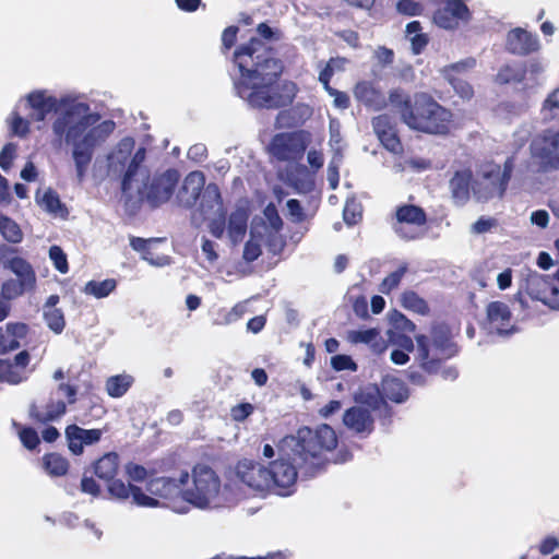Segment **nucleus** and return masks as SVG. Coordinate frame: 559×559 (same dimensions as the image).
<instances>
[{
  "instance_id": "1",
  "label": "nucleus",
  "mask_w": 559,
  "mask_h": 559,
  "mask_svg": "<svg viewBox=\"0 0 559 559\" xmlns=\"http://www.w3.org/2000/svg\"><path fill=\"white\" fill-rule=\"evenodd\" d=\"M100 116L91 111L87 103H72L53 120L51 144L56 148L72 145V157L76 176L82 181L93 159L95 146L105 141L115 129V122L104 120L97 123Z\"/></svg>"
},
{
  "instance_id": "2",
  "label": "nucleus",
  "mask_w": 559,
  "mask_h": 559,
  "mask_svg": "<svg viewBox=\"0 0 559 559\" xmlns=\"http://www.w3.org/2000/svg\"><path fill=\"white\" fill-rule=\"evenodd\" d=\"M391 110L411 130L447 136L455 129L454 112L441 105L428 92H415L411 95L402 87L389 91Z\"/></svg>"
},
{
  "instance_id": "3",
  "label": "nucleus",
  "mask_w": 559,
  "mask_h": 559,
  "mask_svg": "<svg viewBox=\"0 0 559 559\" xmlns=\"http://www.w3.org/2000/svg\"><path fill=\"white\" fill-rule=\"evenodd\" d=\"M416 361L428 374L441 373L444 380H455L459 371L455 367H445L443 364L457 356L460 346L454 341L452 330L445 322H433L428 334H417Z\"/></svg>"
},
{
  "instance_id": "4",
  "label": "nucleus",
  "mask_w": 559,
  "mask_h": 559,
  "mask_svg": "<svg viewBox=\"0 0 559 559\" xmlns=\"http://www.w3.org/2000/svg\"><path fill=\"white\" fill-rule=\"evenodd\" d=\"M234 61L240 79L278 81L283 72L281 60L274 58L265 44L255 37L236 49Z\"/></svg>"
},
{
  "instance_id": "5",
  "label": "nucleus",
  "mask_w": 559,
  "mask_h": 559,
  "mask_svg": "<svg viewBox=\"0 0 559 559\" xmlns=\"http://www.w3.org/2000/svg\"><path fill=\"white\" fill-rule=\"evenodd\" d=\"M120 467L119 455L116 452L105 453L97 459L93 465L94 475L107 484L110 496L118 500H127L132 497L133 503L139 507L156 508L157 501L145 495L142 489L132 484H126L121 479H117Z\"/></svg>"
},
{
  "instance_id": "6",
  "label": "nucleus",
  "mask_w": 559,
  "mask_h": 559,
  "mask_svg": "<svg viewBox=\"0 0 559 559\" xmlns=\"http://www.w3.org/2000/svg\"><path fill=\"white\" fill-rule=\"evenodd\" d=\"M237 94L248 104L259 109H278L288 106L293 97L277 91V81L238 79L235 82Z\"/></svg>"
},
{
  "instance_id": "7",
  "label": "nucleus",
  "mask_w": 559,
  "mask_h": 559,
  "mask_svg": "<svg viewBox=\"0 0 559 559\" xmlns=\"http://www.w3.org/2000/svg\"><path fill=\"white\" fill-rule=\"evenodd\" d=\"M514 169V157H508L503 166L489 165L474 181L473 195L478 202H487L495 198L502 199L508 190Z\"/></svg>"
},
{
  "instance_id": "8",
  "label": "nucleus",
  "mask_w": 559,
  "mask_h": 559,
  "mask_svg": "<svg viewBox=\"0 0 559 559\" xmlns=\"http://www.w3.org/2000/svg\"><path fill=\"white\" fill-rule=\"evenodd\" d=\"M58 392L67 397V402L51 393L47 399L34 401L28 407V418L35 425L44 426L58 421L66 413L67 405L76 402V388L69 383H60Z\"/></svg>"
},
{
  "instance_id": "9",
  "label": "nucleus",
  "mask_w": 559,
  "mask_h": 559,
  "mask_svg": "<svg viewBox=\"0 0 559 559\" xmlns=\"http://www.w3.org/2000/svg\"><path fill=\"white\" fill-rule=\"evenodd\" d=\"M530 148L539 173L559 171V130H544L533 139Z\"/></svg>"
},
{
  "instance_id": "10",
  "label": "nucleus",
  "mask_w": 559,
  "mask_h": 559,
  "mask_svg": "<svg viewBox=\"0 0 559 559\" xmlns=\"http://www.w3.org/2000/svg\"><path fill=\"white\" fill-rule=\"evenodd\" d=\"M193 486L185 491V498L192 504L204 508L214 499L221 488L216 473L205 464H197L192 469Z\"/></svg>"
},
{
  "instance_id": "11",
  "label": "nucleus",
  "mask_w": 559,
  "mask_h": 559,
  "mask_svg": "<svg viewBox=\"0 0 559 559\" xmlns=\"http://www.w3.org/2000/svg\"><path fill=\"white\" fill-rule=\"evenodd\" d=\"M179 179L180 174L175 168L147 177L146 182L139 190L140 199L146 201L151 207H158L170 200Z\"/></svg>"
},
{
  "instance_id": "12",
  "label": "nucleus",
  "mask_w": 559,
  "mask_h": 559,
  "mask_svg": "<svg viewBox=\"0 0 559 559\" xmlns=\"http://www.w3.org/2000/svg\"><path fill=\"white\" fill-rule=\"evenodd\" d=\"M523 288L531 299L542 301L552 310H559V269L552 277L530 272Z\"/></svg>"
},
{
  "instance_id": "13",
  "label": "nucleus",
  "mask_w": 559,
  "mask_h": 559,
  "mask_svg": "<svg viewBox=\"0 0 559 559\" xmlns=\"http://www.w3.org/2000/svg\"><path fill=\"white\" fill-rule=\"evenodd\" d=\"M280 452L293 461L299 460L304 463L322 454L313 430L308 427L300 428L296 436L284 437L280 444Z\"/></svg>"
},
{
  "instance_id": "14",
  "label": "nucleus",
  "mask_w": 559,
  "mask_h": 559,
  "mask_svg": "<svg viewBox=\"0 0 559 559\" xmlns=\"http://www.w3.org/2000/svg\"><path fill=\"white\" fill-rule=\"evenodd\" d=\"M293 460L282 453L281 457L267 466V491L278 496H289L296 486L298 472Z\"/></svg>"
},
{
  "instance_id": "15",
  "label": "nucleus",
  "mask_w": 559,
  "mask_h": 559,
  "mask_svg": "<svg viewBox=\"0 0 559 559\" xmlns=\"http://www.w3.org/2000/svg\"><path fill=\"white\" fill-rule=\"evenodd\" d=\"M472 13L463 0H442L433 12V23L443 29L453 31L461 23H468Z\"/></svg>"
},
{
  "instance_id": "16",
  "label": "nucleus",
  "mask_w": 559,
  "mask_h": 559,
  "mask_svg": "<svg viewBox=\"0 0 559 559\" xmlns=\"http://www.w3.org/2000/svg\"><path fill=\"white\" fill-rule=\"evenodd\" d=\"M306 147L302 136L297 132L277 133L270 143L271 154L280 162L302 158Z\"/></svg>"
},
{
  "instance_id": "17",
  "label": "nucleus",
  "mask_w": 559,
  "mask_h": 559,
  "mask_svg": "<svg viewBox=\"0 0 559 559\" xmlns=\"http://www.w3.org/2000/svg\"><path fill=\"white\" fill-rule=\"evenodd\" d=\"M372 129L383 145V147L393 153H403V144L399 135L397 123L388 114H381L371 119Z\"/></svg>"
},
{
  "instance_id": "18",
  "label": "nucleus",
  "mask_w": 559,
  "mask_h": 559,
  "mask_svg": "<svg viewBox=\"0 0 559 559\" xmlns=\"http://www.w3.org/2000/svg\"><path fill=\"white\" fill-rule=\"evenodd\" d=\"M426 223L427 214L423 207L414 204H402L395 210L392 227L399 236L406 240H412L415 239V235L406 233L404 225L420 227Z\"/></svg>"
},
{
  "instance_id": "19",
  "label": "nucleus",
  "mask_w": 559,
  "mask_h": 559,
  "mask_svg": "<svg viewBox=\"0 0 559 559\" xmlns=\"http://www.w3.org/2000/svg\"><path fill=\"white\" fill-rule=\"evenodd\" d=\"M236 475L245 485L257 491H267V467L253 460L243 459L236 465Z\"/></svg>"
},
{
  "instance_id": "20",
  "label": "nucleus",
  "mask_w": 559,
  "mask_h": 559,
  "mask_svg": "<svg viewBox=\"0 0 559 559\" xmlns=\"http://www.w3.org/2000/svg\"><path fill=\"white\" fill-rule=\"evenodd\" d=\"M106 429H84L75 424L68 425L64 436L69 451L73 455H81L85 445H93L100 441Z\"/></svg>"
},
{
  "instance_id": "21",
  "label": "nucleus",
  "mask_w": 559,
  "mask_h": 559,
  "mask_svg": "<svg viewBox=\"0 0 559 559\" xmlns=\"http://www.w3.org/2000/svg\"><path fill=\"white\" fill-rule=\"evenodd\" d=\"M29 361L31 356L27 350L17 353L13 359H0V382L16 385L25 381Z\"/></svg>"
},
{
  "instance_id": "22",
  "label": "nucleus",
  "mask_w": 559,
  "mask_h": 559,
  "mask_svg": "<svg viewBox=\"0 0 559 559\" xmlns=\"http://www.w3.org/2000/svg\"><path fill=\"white\" fill-rule=\"evenodd\" d=\"M539 48L537 36L522 27L512 28L507 35L506 49L511 55L526 57Z\"/></svg>"
},
{
  "instance_id": "23",
  "label": "nucleus",
  "mask_w": 559,
  "mask_h": 559,
  "mask_svg": "<svg viewBox=\"0 0 559 559\" xmlns=\"http://www.w3.org/2000/svg\"><path fill=\"white\" fill-rule=\"evenodd\" d=\"M17 278H9L1 285L0 295L12 301L25 293L33 292L36 287V274L33 267L13 272Z\"/></svg>"
},
{
  "instance_id": "24",
  "label": "nucleus",
  "mask_w": 559,
  "mask_h": 559,
  "mask_svg": "<svg viewBox=\"0 0 559 559\" xmlns=\"http://www.w3.org/2000/svg\"><path fill=\"white\" fill-rule=\"evenodd\" d=\"M486 319L490 328L498 334L507 335L516 330L512 320V312L503 301H490L486 307Z\"/></svg>"
},
{
  "instance_id": "25",
  "label": "nucleus",
  "mask_w": 559,
  "mask_h": 559,
  "mask_svg": "<svg viewBox=\"0 0 559 559\" xmlns=\"http://www.w3.org/2000/svg\"><path fill=\"white\" fill-rule=\"evenodd\" d=\"M26 103L28 108L32 110L28 114L29 120L34 122L44 121L49 114L56 112L59 107V100L57 97L48 95L44 90L31 92L26 96Z\"/></svg>"
},
{
  "instance_id": "26",
  "label": "nucleus",
  "mask_w": 559,
  "mask_h": 559,
  "mask_svg": "<svg viewBox=\"0 0 559 559\" xmlns=\"http://www.w3.org/2000/svg\"><path fill=\"white\" fill-rule=\"evenodd\" d=\"M353 93L356 100L368 109L380 111L390 106L389 95L385 96L372 82H358L354 86Z\"/></svg>"
},
{
  "instance_id": "27",
  "label": "nucleus",
  "mask_w": 559,
  "mask_h": 559,
  "mask_svg": "<svg viewBox=\"0 0 559 559\" xmlns=\"http://www.w3.org/2000/svg\"><path fill=\"white\" fill-rule=\"evenodd\" d=\"M474 181L471 168L454 171L449 180V190L454 204L463 206L469 201Z\"/></svg>"
},
{
  "instance_id": "28",
  "label": "nucleus",
  "mask_w": 559,
  "mask_h": 559,
  "mask_svg": "<svg viewBox=\"0 0 559 559\" xmlns=\"http://www.w3.org/2000/svg\"><path fill=\"white\" fill-rule=\"evenodd\" d=\"M344 425L361 437L369 436L374 429V419L369 408L352 406L343 415Z\"/></svg>"
},
{
  "instance_id": "29",
  "label": "nucleus",
  "mask_w": 559,
  "mask_h": 559,
  "mask_svg": "<svg viewBox=\"0 0 559 559\" xmlns=\"http://www.w3.org/2000/svg\"><path fill=\"white\" fill-rule=\"evenodd\" d=\"M189 474L183 472L180 475L179 483L170 477H155L147 481L146 490L151 495V498H154L157 501L156 497L163 499H169L175 497L180 491V485H185L188 481Z\"/></svg>"
},
{
  "instance_id": "30",
  "label": "nucleus",
  "mask_w": 559,
  "mask_h": 559,
  "mask_svg": "<svg viewBox=\"0 0 559 559\" xmlns=\"http://www.w3.org/2000/svg\"><path fill=\"white\" fill-rule=\"evenodd\" d=\"M204 185L205 176L202 171L189 173L178 192L179 202L187 209L193 207L200 199L202 190L205 188Z\"/></svg>"
},
{
  "instance_id": "31",
  "label": "nucleus",
  "mask_w": 559,
  "mask_h": 559,
  "mask_svg": "<svg viewBox=\"0 0 559 559\" xmlns=\"http://www.w3.org/2000/svg\"><path fill=\"white\" fill-rule=\"evenodd\" d=\"M28 333V325L23 322H10L5 330L0 329V354L15 350L20 347V341Z\"/></svg>"
},
{
  "instance_id": "32",
  "label": "nucleus",
  "mask_w": 559,
  "mask_h": 559,
  "mask_svg": "<svg viewBox=\"0 0 559 559\" xmlns=\"http://www.w3.org/2000/svg\"><path fill=\"white\" fill-rule=\"evenodd\" d=\"M347 341L352 344H366L374 354H381L386 348L385 341L376 328L349 331L347 333Z\"/></svg>"
},
{
  "instance_id": "33",
  "label": "nucleus",
  "mask_w": 559,
  "mask_h": 559,
  "mask_svg": "<svg viewBox=\"0 0 559 559\" xmlns=\"http://www.w3.org/2000/svg\"><path fill=\"white\" fill-rule=\"evenodd\" d=\"M249 210L245 206L236 207L228 217L227 231L230 240L238 243L243 240L249 219Z\"/></svg>"
},
{
  "instance_id": "34",
  "label": "nucleus",
  "mask_w": 559,
  "mask_h": 559,
  "mask_svg": "<svg viewBox=\"0 0 559 559\" xmlns=\"http://www.w3.org/2000/svg\"><path fill=\"white\" fill-rule=\"evenodd\" d=\"M200 212L202 215H209L217 207L221 212L223 210V199L219 188L216 183H209L200 195Z\"/></svg>"
},
{
  "instance_id": "35",
  "label": "nucleus",
  "mask_w": 559,
  "mask_h": 559,
  "mask_svg": "<svg viewBox=\"0 0 559 559\" xmlns=\"http://www.w3.org/2000/svg\"><path fill=\"white\" fill-rule=\"evenodd\" d=\"M381 386L385 402L403 403L408 399V389L400 379L386 378L382 381Z\"/></svg>"
},
{
  "instance_id": "36",
  "label": "nucleus",
  "mask_w": 559,
  "mask_h": 559,
  "mask_svg": "<svg viewBox=\"0 0 559 559\" xmlns=\"http://www.w3.org/2000/svg\"><path fill=\"white\" fill-rule=\"evenodd\" d=\"M43 468L51 477H62L69 472L70 463L67 457L57 452L44 454Z\"/></svg>"
},
{
  "instance_id": "37",
  "label": "nucleus",
  "mask_w": 559,
  "mask_h": 559,
  "mask_svg": "<svg viewBox=\"0 0 559 559\" xmlns=\"http://www.w3.org/2000/svg\"><path fill=\"white\" fill-rule=\"evenodd\" d=\"M527 74L526 63L504 64L496 74V82L500 85L522 83Z\"/></svg>"
},
{
  "instance_id": "38",
  "label": "nucleus",
  "mask_w": 559,
  "mask_h": 559,
  "mask_svg": "<svg viewBox=\"0 0 559 559\" xmlns=\"http://www.w3.org/2000/svg\"><path fill=\"white\" fill-rule=\"evenodd\" d=\"M0 262L4 269L11 272H21L33 267L24 258L16 255V249L7 245L0 246Z\"/></svg>"
},
{
  "instance_id": "39",
  "label": "nucleus",
  "mask_w": 559,
  "mask_h": 559,
  "mask_svg": "<svg viewBox=\"0 0 559 559\" xmlns=\"http://www.w3.org/2000/svg\"><path fill=\"white\" fill-rule=\"evenodd\" d=\"M400 304L404 309L420 316H427L430 312L428 302L412 289H405L401 294Z\"/></svg>"
},
{
  "instance_id": "40",
  "label": "nucleus",
  "mask_w": 559,
  "mask_h": 559,
  "mask_svg": "<svg viewBox=\"0 0 559 559\" xmlns=\"http://www.w3.org/2000/svg\"><path fill=\"white\" fill-rule=\"evenodd\" d=\"M132 383L133 378L129 374L112 376L106 381V391L110 397L118 399L128 392Z\"/></svg>"
},
{
  "instance_id": "41",
  "label": "nucleus",
  "mask_w": 559,
  "mask_h": 559,
  "mask_svg": "<svg viewBox=\"0 0 559 559\" xmlns=\"http://www.w3.org/2000/svg\"><path fill=\"white\" fill-rule=\"evenodd\" d=\"M117 287V282L114 278H106L104 281H88L83 287L82 292L86 295L94 296L97 299L109 296Z\"/></svg>"
},
{
  "instance_id": "42",
  "label": "nucleus",
  "mask_w": 559,
  "mask_h": 559,
  "mask_svg": "<svg viewBox=\"0 0 559 559\" xmlns=\"http://www.w3.org/2000/svg\"><path fill=\"white\" fill-rule=\"evenodd\" d=\"M313 433L322 453L336 448L337 436L331 426L323 424L313 430Z\"/></svg>"
},
{
  "instance_id": "43",
  "label": "nucleus",
  "mask_w": 559,
  "mask_h": 559,
  "mask_svg": "<svg viewBox=\"0 0 559 559\" xmlns=\"http://www.w3.org/2000/svg\"><path fill=\"white\" fill-rule=\"evenodd\" d=\"M41 205L47 212L55 215H60L61 217H67L69 214L68 209L61 202L59 194L52 189L45 191L41 198Z\"/></svg>"
},
{
  "instance_id": "44",
  "label": "nucleus",
  "mask_w": 559,
  "mask_h": 559,
  "mask_svg": "<svg viewBox=\"0 0 559 559\" xmlns=\"http://www.w3.org/2000/svg\"><path fill=\"white\" fill-rule=\"evenodd\" d=\"M407 271V263H402L395 271L391 272L382 280V282L379 284V292L384 295H390L394 289H396L400 286Z\"/></svg>"
},
{
  "instance_id": "45",
  "label": "nucleus",
  "mask_w": 559,
  "mask_h": 559,
  "mask_svg": "<svg viewBox=\"0 0 559 559\" xmlns=\"http://www.w3.org/2000/svg\"><path fill=\"white\" fill-rule=\"evenodd\" d=\"M0 234L12 243H19L23 239L20 226L9 216L0 214Z\"/></svg>"
},
{
  "instance_id": "46",
  "label": "nucleus",
  "mask_w": 559,
  "mask_h": 559,
  "mask_svg": "<svg viewBox=\"0 0 559 559\" xmlns=\"http://www.w3.org/2000/svg\"><path fill=\"white\" fill-rule=\"evenodd\" d=\"M44 320L55 334H61L66 328V318L61 308L58 309H44Z\"/></svg>"
},
{
  "instance_id": "47",
  "label": "nucleus",
  "mask_w": 559,
  "mask_h": 559,
  "mask_svg": "<svg viewBox=\"0 0 559 559\" xmlns=\"http://www.w3.org/2000/svg\"><path fill=\"white\" fill-rule=\"evenodd\" d=\"M31 121L29 118L24 119L21 117L17 111H12L9 118L11 133L20 138L26 136L31 131Z\"/></svg>"
},
{
  "instance_id": "48",
  "label": "nucleus",
  "mask_w": 559,
  "mask_h": 559,
  "mask_svg": "<svg viewBox=\"0 0 559 559\" xmlns=\"http://www.w3.org/2000/svg\"><path fill=\"white\" fill-rule=\"evenodd\" d=\"M14 426L19 428V438L27 450H35L39 445V436L33 427H23L16 423Z\"/></svg>"
},
{
  "instance_id": "49",
  "label": "nucleus",
  "mask_w": 559,
  "mask_h": 559,
  "mask_svg": "<svg viewBox=\"0 0 559 559\" xmlns=\"http://www.w3.org/2000/svg\"><path fill=\"white\" fill-rule=\"evenodd\" d=\"M49 258L53 263L56 270L60 273L66 274L69 271V263L67 259V254L59 246H51L49 249Z\"/></svg>"
},
{
  "instance_id": "50",
  "label": "nucleus",
  "mask_w": 559,
  "mask_h": 559,
  "mask_svg": "<svg viewBox=\"0 0 559 559\" xmlns=\"http://www.w3.org/2000/svg\"><path fill=\"white\" fill-rule=\"evenodd\" d=\"M396 10L400 14L406 16H417L423 14L424 5L415 0H399Z\"/></svg>"
},
{
  "instance_id": "51",
  "label": "nucleus",
  "mask_w": 559,
  "mask_h": 559,
  "mask_svg": "<svg viewBox=\"0 0 559 559\" xmlns=\"http://www.w3.org/2000/svg\"><path fill=\"white\" fill-rule=\"evenodd\" d=\"M263 214L269 223V226L275 233H278L283 228V219L278 214V211L274 203H269L263 211Z\"/></svg>"
},
{
  "instance_id": "52",
  "label": "nucleus",
  "mask_w": 559,
  "mask_h": 559,
  "mask_svg": "<svg viewBox=\"0 0 559 559\" xmlns=\"http://www.w3.org/2000/svg\"><path fill=\"white\" fill-rule=\"evenodd\" d=\"M140 166H141V164L130 160V163L127 167V170L121 180V190L123 193H128L129 191L132 190V183H133L135 176L138 175Z\"/></svg>"
},
{
  "instance_id": "53",
  "label": "nucleus",
  "mask_w": 559,
  "mask_h": 559,
  "mask_svg": "<svg viewBox=\"0 0 559 559\" xmlns=\"http://www.w3.org/2000/svg\"><path fill=\"white\" fill-rule=\"evenodd\" d=\"M362 217L361 211L359 210V205L352 202H346L343 210V218L347 225L357 224Z\"/></svg>"
},
{
  "instance_id": "54",
  "label": "nucleus",
  "mask_w": 559,
  "mask_h": 559,
  "mask_svg": "<svg viewBox=\"0 0 559 559\" xmlns=\"http://www.w3.org/2000/svg\"><path fill=\"white\" fill-rule=\"evenodd\" d=\"M254 412V406L251 403H239L231 407L230 416L233 420L241 423L245 421Z\"/></svg>"
},
{
  "instance_id": "55",
  "label": "nucleus",
  "mask_w": 559,
  "mask_h": 559,
  "mask_svg": "<svg viewBox=\"0 0 559 559\" xmlns=\"http://www.w3.org/2000/svg\"><path fill=\"white\" fill-rule=\"evenodd\" d=\"M16 145L14 143H7L0 152V167L3 170H9L15 157Z\"/></svg>"
},
{
  "instance_id": "56",
  "label": "nucleus",
  "mask_w": 559,
  "mask_h": 559,
  "mask_svg": "<svg viewBox=\"0 0 559 559\" xmlns=\"http://www.w3.org/2000/svg\"><path fill=\"white\" fill-rule=\"evenodd\" d=\"M364 403L372 411L380 409L382 406H388L382 390L380 391L378 388L373 393H368L364 396Z\"/></svg>"
},
{
  "instance_id": "57",
  "label": "nucleus",
  "mask_w": 559,
  "mask_h": 559,
  "mask_svg": "<svg viewBox=\"0 0 559 559\" xmlns=\"http://www.w3.org/2000/svg\"><path fill=\"white\" fill-rule=\"evenodd\" d=\"M334 63H342L341 59H330L325 67L319 73V81L325 91L332 88L330 85L331 79L334 75Z\"/></svg>"
},
{
  "instance_id": "58",
  "label": "nucleus",
  "mask_w": 559,
  "mask_h": 559,
  "mask_svg": "<svg viewBox=\"0 0 559 559\" xmlns=\"http://www.w3.org/2000/svg\"><path fill=\"white\" fill-rule=\"evenodd\" d=\"M80 490L83 493L90 495L92 497H98L102 492L100 486L97 484V481L92 476H87L86 474H84L81 479Z\"/></svg>"
},
{
  "instance_id": "59",
  "label": "nucleus",
  "mask_w": 559,
  "mask_h": 559,
  "mask_svg": "<svg viewBox=\"0 0 559 559\" xmlns=\"http://www.w3.org/2000/svg\"><path fill=\"white\" fill-rule=\"evenodd\" d=\"M450 83L454 91L456 92V94H459L462 98L469 99L473 97L474 90L468 82L462 79L452 78L450 79Z\"/></svg>"
},
{
  "instance_id": "60",
  "label": "nucleus",
  "mask_w": 559,
  "mask_h": 559,
  "mask_svg": "<svg viewBox=\"0 0 559 559\" xmlns=\"http://www.w3.org/2000/svg\"><path fill=\"white\" fill-rule=\"evenodd\" d=\"M331 365L334 370L343 371V370H356L357 366L352 359L350 356L347 355H335L331 359Z\"/></svg>"
},
{
  "instance_id": "61",
  "label": "nucleus",
  "mask_w": 559,
  "mask_h": 559,
  "mask_svg": "<svg viewBox=\"0 0 559 559\" xmlns=\"http://www.w3.org/2000/svg\"><path fill=\"white\" fill-rule=\"evenodd\" d=\"M209 229L213 237L217 239L223 237L226 229V213L224 210H222L218 217L210 222Z\"/></svg>"
},
{
  "instance_id": "62",
  "label": "nucleus",
  "mask_w": 559,
  "mask_h": 559,
  "mask_svg": "<svg viewBox=\"0 0 559 559\" xmlns=\"http://www.w3.org/2000/svg\"><path fill=\"white\" fill-rule=\"evenodd\" d=\"M496 225V218L481 216L473 224L472 231L475 234H485Z\"/></svg>"
},
{
  "instance_id": "63",
  "label": "nucleus",
  "mask_w": 559,
  "mask_h": 559,
  "mask_svg": "<svg viewBox=\"0 0 559 559\" xmlns=\"http://www.w3.org/2000/svg\"><path fill=\"white\" fill-rule=\"evenodd\" d=\"M334 98V106L341 109H347L350 106L349 96L334 87L326 91Z\"/></svg>"
},
{
  "instance_id": "64",
  "label": "nucleus",
  "mask_w": 559,
  "mask_h": 559,
  "mask_svg": "<svg viewBox=\"0 0 559 559\" xmlns=\"http://www.w3.org/2000/svg\"><path fill=\"white\" fill-rule=\"evenodd\" d=\"M262 253L261 247L258 242L251 240L247 241L243 247V259L247 262L255 261Z\"/></svg>"
}]
</instances>
